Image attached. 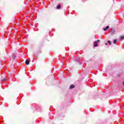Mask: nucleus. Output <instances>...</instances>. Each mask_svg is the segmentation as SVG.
<instances>
[{"instance_id": "1", "label": "nucleus", "mask_w": 124, "mask_h": 124, "mask_svg": "<svg viewBox=\"0 0 124 124\" xmlns=\"http://www.w3.org/2000/svg\"><path fill=\"white\" fill-rule=\"evenodd\" d=\"M98 42H99V40H96V41H95L94 42V47H97L98 46Z\"/></svg>"}, {"instance_id": "2", "label": "nucleus", "mask_w": 124, "mask_h": 124, "mask_svg": "<svg viewBox=\"0 0 124 124\" xmlns=\"http://www.w3.org/2000/svg\"><path fill=\"white\" fill-rule=\"evenodd\" d=\"M110 34H114V33H115V31L114 30H111L110 31Z\"/></svg>"}, {"instance_id": "3", "label": "nucleus", "mask_w": 124, "mask_h": 124, "mask_svg": "<svg viewBox=\"0 0 124 124\" xmlns=\"http://www.w3.org/2000/svg\"><path fill=\"white\" fill-rule=\"evenodd\" d=\"M74 87H75L74 84H71L69 88H70V89H72V88H74Z\"/></svg>"}, {"instance_id": "4", "label": "nucleus", "mask_w": 124, "mask_h": 124, "mask_svg": "<svg viewBox=\"0 0 124 124\" xmlns=\"http://www.w3.org/2000/svg\"><path fill=\"white\" fill-rule=\"evenodd\" d=\"M25 63L27 65H29V64L30 63V62H29L28 60H26V61L25 62Z\"/></svg>"}, {"instance_id": "5", "label": "nucleus", "mask_w": 124, "mask_h": 124, "mask_svg": "<svg viewBox=\"0 0 124 124\" xmlns=\"http://www.w3.org/2000/svg\"><path fill=\"white\" fill-rule=\"evenodd\" d=\"M61 4H60L59 5H58V6H57L56 8L57 9H60V8H61Z\"/></svg>"}, {"instance_id": "6", "label": "nucleus", "mask_w": 124, "mask_h": 124, "mask_svg": "<svg viewBox=\"0 0 124 124\" xmlns=\"http://www.w3.org/2000/svg\"><path fill=\"white\" fill-rule=\"evenodd\" d=\"M109 26H107L106 28H104V31H107V30H108V29H109Z\"/></svg>"}, {"instance_id": "7", "label": "nucleus", "mask_w": 124, "mask_h": 124, "mask_svg": "<svg viewBox=\"0 0 124 124\" xmlns=\"http://www.w3.org/2000/svg\"><path fill=\"white\" fill-rule=\"evenodd\" d=\"M2 80L3 81H6V78H2Z\"/></svg>"}, {"instance_id": "8", "label": "nucleus", "mask_w": 124, "mask_h": 124, "mask_svg": "<svg viewBox=\"0 0 124 124\" xmlns=\"http://www.w3.org/2000/svg\"><path fill=\"white\" fill-rule=\"evenodd\" d=\"M108 44H109V45L111 44V41H109V40H108Z\"/></svg>"}, {"instance_id": "9", "label": "nucleus", "mask_w": 124, "mask_h": 124, "mask_svg": "<svg viewBox=\"0 0 124 124\" xmlns=\"http://www.w3.org/2000/svg\"><path fill=\"white\" fill-rule=\"evenodd\" d=\"M116 42H117V40L116 39H114L113 41V43H116Z\"/></svg>"}, {"instance_id": "10", "label": "nucleus", "mask_w": 124, "mask_h": 124, "mask_svg": "<svg viewBox=\"0 0 124 124\" xmlns=\"http://www.w3.org/2000/svg\"><path fill=\"white\" fill-rule=\"evenodd\" d=\"M121 39H124V35L123 36H121Z\"/></svg>"}, {"instance_id": "11", "label": "nucleus", "mask_w": 124, "mask_h": 124, "mask_svg": "<svg viewBox=\"0 0 124 124\" xmlns=\"http://www.w3.org/2000/svg\"><path fill=\"white\" fill-rule=\"evenodd\" d=\"M123 84L124 85V82H123Z\"/></svg>"}]
</instances>
